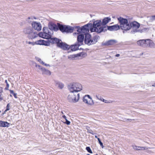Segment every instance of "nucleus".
Masks as SVG:
<instances>
[{
  "label": "nucleus",
  "instance_id": "28",
  "mask_svg": "<svg viewBox=\"0 0 155 155\" xmlns=\"http://www.w3.org/2000/svg\"><path fill=\"white\" fill-rule=\"evenodd\" d=\"M38 36L42 38L47 39V35L45 34V33L42 32H40L38 35Z\"/></svg>",
  "mask_w": 155,
  "mask_h": 155
},
{
  "label": "nucleus",
  "instance_id": "27",
  "mask_svg": "<svg viewBox=\"0 0 155 155\" xmlns=\"http://www.w3.org/2000/svg\"><path fill=\"white\" fill-rule=\"evenodd\" d=\"M74 30V26L72 27L69 25H68L67 30V33H71L73 32Z\"/></svg>",
  "mask_w": 155,
  "mask_h": 155
},
{
  "label": "nucleus",
  "instance_id": "9",
  "mask_svg": "<svg viewBox=\"0 0 155 155\" xmlns=\"http://www.w3.org/2000/svg\"><path fill=\"white\" fill-rule=\"evenodd\" d=\"M60 23H57V25L52 22H50L48 24L49 29L51 30H54L56 31L59 30Z\"/></svg>",
  "mask_w": 155,
  "mask_h": 155
},
{
  "label": "nucleus",
  "instance_id": "21",
  "mask_svg": "<svg viewBox=\"0 0 155 155\" xmlns=\"http://www.w3.org/2000/svg\"><path fill=\"white\" fill-rule=\"evenodd\" d=\"M99 38V36L98 35H95L93 37L92 39L90 41V45L96 43L97 42V39Z\"/></svg>",
  "mask_w": 155,
  "mask_h": 155
},
{
  "label": "nucleus",
  "instance_id": "15",
  "mask_svg": "<svg viewBox=\"0 0 155 155\" xmlns=\"http://www.w3.org/2000/svg\"><path fill=\"white\" fill-rule=\"evenodd\" d=\"M140 24L135 21H134L131 23L130 22H129V27L130 29L132 27L133 28H138L140 27Z\"/></svg>",
  "mask_w": 155,
  "mask_h": 155
},
{
  "label": "nucleus",
  "instance_id": "30",
  "mask_svg": "<svg viewBox=\"0 0 155 155\" xmlns=\"http://www.w3.org/2000/svg\"><path fill=\"white\" fill-rule=\"evenodd\" d=\"M86 150L87 151V152L90 153H92L93 152L91 149L90 147H86L85 148Z\"/></svg>",
  "mask_w": 155,
  "mask_h": 155
},
{
  "label": "nucleus",
  "instance_id": "4",
  "mask_svg": "<svg viewBox=\"0 0 155 155\" xmlns=\"http://www.w3.org/2000/svg\"><path fill=\"white\" fill-rule=\"evenodd\" d=\"M137 43L138 45L143 47H155V44L153 41L150 39L140 40L137 41Z\"/></svg>",
  "mask_w": 155,
  "mask_h": 155
},
{
  "label": "nucleus",
  "instance_id": "44",
  "mask_svg": "<svg viewBox=\"0 0 155 155\" xmlns=\"http://www.w3.org/2000/svg\"><path fill=\"white\" fill-rule=\"evenodd\" d=\"M132 147L135 150H136V149H137V146L135 145H132Z\"/></svg>",
  "mask_w": 155,
  "mask_h": 155
},
{
  "label": "nucleus",
  "instance_id": "63",
  "mask_svg": "<svg viewBox=\"0 0 155 155\" xmlns=\"http://www.w3.org/2000/svg\"><path fill=\"white\" fill-rule=\"evenodd\" d=\"M10 97H12V95L11 94H10Z\"/></svg>",
  "mask_w": 155,
  "mask_h": 155
},
{
  "label": "nucleus",
  "instance_id": "1",
  "mask_svg": "<svg viewBox=\"0 0 155 155\" xmlns=\"http://www.w3.org/2000/svg\"><path fill=\"white\" fill-rule=\"evenodd\" d=\"M88 25H85L81 27L79 26H74V30L77 29V31L79 34L77 36V41L74 44L71 45L68 44V46L66 48H79V47L83 45L85 32L86 30H88L87 28Z\"/></svg>",
  "mask_w": 155,
  "mask_h": 155
},
{
  "label": "nucleus",
  "instance_id": "10",
  "mask_svg": "<svg viewBox=\"0 0 155 155\" xmlns=\"http://www.w3.org/2000/svg\"><path fill=\"white\" fill-rule=\"evenodd\" d=\"M34 43L35 44L44 45L47 46H49L50 45V43H51L48 40L46 41L44 40L41 39L35 42ZM33 45H34V44H33Z\"/></svg>",
  "mask_w": 155,
  "mask_h": 155
},
{
  "label": "nucleus",
  "instance_id": "18",
  "mask_svg": "<svg viewBox=\"0 0 155 155\" xmlns=\"http://www.w3.org/2000/svg\"><path fill=\"white\" fill-rule=\"evenodd\" d=\"M68 25H63L62 24H60L59 26L60 30L62 33H66L67 32V29Z\"/></svg>",
  "mask_w": 155,
  "mask_h": 155
},
{
  "label": "nucleus",
  "instance_id": "16",
  "mask_svg": "<svg viewBox=\"0 0 155 155\" xmlns=\"http://www.w3.org/2000/svg\"><path fill=\"white\" fill-rule=\"evenodd\" d=\"M109 26L107 25H102L101 27H100V28L99 29V31L98 33H100L102 32H105L107 30H108V27Z\"/></svg>",
  "mask_w": 155,
  "mask_h": 155
},
{
  "label": "nucleus",
  "instance_id": "29",
  "mask_svg": "<svg viewBox=\"0 0 155 155\" xmlns=\"http://www.w3.org/2000/svg\"><path fill=\"white\" fill-rule=\"evenodd\" d=\"M9 91L10 94H12L15 98H18L17 94L15 93L13 90H10Z\"/></svg>",
  "mask_w": 155,
  "mask_h": 155
},
{
  "label": "nucleus",
  "instance_id": "58",
  "mask_svg": "<svg viewBox=\"0 0 155 155\" xmlns=\"http://www.w3.org/2000/svg\"><path fill=\"white\" fill-rule=\"evenodd\" d=\"M5 83H6V84L8 83V82L7 80H5Z\"/></svg>",
  "mask_w": 155,
  "mask_h": 155
},
{
  "label": "nucleus",
  "instance_id": "47",
  "mask_svg": "<svg viewBox=\"0 0 155 155\" xmlns=\"http://www.w3.org/2000/svg\"><path fill=\"white\" fill-rule=\"evenodd\" d=\"M7 112L5 110V111L2 112V114H1V116H3L5 113Z\"/></svg>",
  "mask_w": 155,
  "mask_h": 155
},
{
  "label": "nucleus",
  "instance_id": "20",
  "mask_svg": "<svg viewBox=\"0 0 155 155\" xmlns=\"http://www.w3.org/2000/svg\"><path fill=\"white\" fill-rule=\"evenodd\" d=\"M87 24H88V25L87 27V28L88 29V30H86V32H89V29L90 28V31L91 32H95L94 31V26H92V24L91 23H88Z\"/></svg>",
  "mask_w": 155,
  "mask_h": 155
},
{
  "label": "nucleus",
  "instance_id": "36",
  "mask_svg": "<svg viewBox=\"0 0 155 155\" xmlns=\"http://www.w3.org/2000/svg\"><path fill=\"white\" fill-rule=\"evenodd\" d=\"M64 50L68 51L70 49H63ZM72 51H74L78 50H84V49H70Z\"/></svg>",
  "mask_w": 155,
  "mask_h": 155
},
{
  "label": "nucleus",
  "instance_id": "45",
  "mask_svg": "<svg viewBox=\"0 0 155 155\" xmlns=\"http://www.w3.org/2000/svg\"><path fill=\"white\" fill-rule=\"evenodd\" d=\"M84 96L85 97H87L89 99H90V100H92V99L91 97L89 95L87 94L85 95Z\"/></svg>",
  "mask_w": 155,
  "mask_h": 155
},
{
  "label": "nucleus",
  "instance_id": "11",
  "mask_svg": "<svg viewBox=\"0 0 155 155\" xmlns=\"http://www.w3.org/2000/svg\"><path fill=\"white\" fill-rule=\"evenodd\" d=\"M85 37H84V41L86 44H87L88 45H90V41L91 39V36L90 34L88 32H85Z\"/></svg>",
  "mask_w": 155,
  "mask_h": 155
},
{
  "label": "nucleus",
  "instance_id": "40",
  "mask_svg": "<svg viewBox=\"0 0 155 155\" xmlns=\"http://www.w3.org/2000/svg\"><path fill=\"white\" fill-rule=\"evenodd\" d=\"M65 120V121L64 122V124H66L67 125H69L70 124L71 122L70 121L68 120L67 119Z\"/></svg>",
  "mask_w": 155,
  "mask_h": 155
},
{
  "label": "nucleus",
  "instance_id": "43",
  "mask_svg": "<svg viewBox=\"0 0 155 155\" xmlns=\"http://www.w3.org/2000/svg\"><path fill=\"white\" fill-rule=\"evenodd\" d=\"M42 65H44L45 66H51V65H50L49 64H46L45 63V62H44L43 61H42V62H41V64Z\"/></svg>",
  "mask_w": 155,
  "mask_h": 155
},
{
  "label": "nucleus",
  "instance_id": "39",
  "mask_svg": "<svg viewBox=\"0 0 155 155\" xmlns=\"http://www.w3.org/2000/svg\"><path fill=\"white\" fill-rule=\"evenodd\" d=\"M87 132L88 133L91 134L93 135L95 134H97L96 133L93 132L92 130L91 129L90 130H88V131H87Z\"/></svg>",
  "mask_w": 155,
  "mask_h": 155
},
{
  "label": "nucleus",
  "instance_id": "41",
  "mask_svg": "<svg viewBox=\"0 0 155 155\" xmlns=\"http://www.w3.org/2000/svg\"><path fill=\"white\" fill-rule=\"evenodd\" d=\"M10 110V104L8 103L7 104L6 106V108L5 109V110L7 111H8L9 110Z\"/></svg>",
  "mask_w": 155,
  "mask_h": 155
},
{
  "label": "nucleus",
  "instance_id": "24",
  "mask_svg": "<svg viewBox=\"0 0 155 155\" xmlns=\"http://www.w3.org/2000/svg\"><path fill=\"white\" fill-rule=\"evenodd\" d=\"M147 28H143L142 29H137L133 30L130 31V33L132 34H134L135 33L137 32H139L140 33H142L143 31L147 30Z\"/></svg>",
  "mask_w": 155,
  "mask_h": 155
},
{
  "label": "nucleus",
  "instance_id": "59",
  "mask_svg": "<svg viewBox=\"0 0 155 155\" xmlns=\"http://www.w3.org/2000/svg\"><path fill=\"white\" fill-rule=\"evenodd\" d=\"M152 86H153V87H155V83H154L152 85Z\"/></svg>",
  "mask_w": 155,
  "mask_h": 155
},
{
  "label": "nucleus",
  "instance_id": "64",
  "mask_svg": "<svg viewBox=\"0 0 155 155\" xmlns=\"http://www.w3.org/2000/svg\"><path fill=\"white\" fill-rule=\"evenodd\" d=\"M2 112L1 110H0V113H1Z\"/></svg>",
  "mask_w": 155,
  "mask_h": 155
},
{
  "label": "nucleus",
  "instance_id": "56",
  "mask_svg": "<svg viewBox=\"0 0 155 155\" xmlns=\"http://www.w3.org/2000/svg\"><path fill=\"white\" fill-rule=\"evenodd\" d=\"M73 34L74 35H78L79 34L78 33H77V32H74L73 33Z\"/></svg>",
  "mask_w": 155,
  "mask_h": 155
},
{
  "label": "nucleus",
  "instance_id": "37",
  "mask_svg": "<svg viewBox=\"0 0 155 155\" xmlns=\"http://www.w3.org/2000/svg\"><path fill=\"white\" fill-rule=\"evenodd\" d=\"M74 96L75 97L74 98L72 99V100L74 103H76L79 100L78 99H76L75 95H74Z\"/></svg>",
  "mask_w": 155,
  "mask_h": 155
},
{
  "label": "nucleus",
  "instance_id": "2",
  "mask_svg": "<svg viewBox=\"0 0 155 155\" xmlns=\"http://www.w3.org/2000/svg\"><path fill=\"white\" fill-rule=\"evenodd\" d=\"M45 33L47 39L52 44H55L57 47L60 48H65L68 46V44L62 41L61 39L56 37L52 38L51 33L48 29Z\"/></svg>",
  "mask_w": 155,
  "mask_h": 155
},
{
  "label": "nucleus",
  "instance_id": "33",
  "mask_svg": "<svg viewBox=\"0 0 155 155\" xmlns=\"http://www.w3.org/2000/svg\"><path fill=\"white\" fill-rule=\"evenodd\" d=\"M98 141V143L100 145L101 147L102 148H104V145H103V143L101 141V139H99Z\"/></svg>",
  "mask_w": 155,
  "mask_h": 155
},
{
  "label": "nucleus",
  "instance_id": "62",
  "mask_svg": "<svg viewBox=\"0 0 155 155\" xmlns=\"http://www.w3.org/2000/svg\"><path fill=\"white\" fill-rule=\"evenodd\" d=\"M61 113L62 114H64V113L62 111H61Z\"/></svg>",
  "mask_w": 155,
  "mask_h": 155
},
{
  "label": "nucleus",
  "instance_id": "23",
  "mask_svg": "<svg viewBox=\"0 0 155 155\" xmlns=\"http://www.w3.org/2000/svg\"><path fill=\"white\" fill-rule=\"evenodd\" d=\"M111 20V18L109 17H105L103 18L101 21L102 24L107 25V24Z\"/></svg>",
  "mask_w": 155,
  "mask_h": 155
},
{
  "label": "nucleus",
  "instance_id": "5",
  "mask_svg": "<svg viewBox=\"0 0 155 155\" xmlns=\"http://www.w3.org/2000/svg\"><path fill=\"white\" fill-rule=\"evenodd\" d=\"M82 87L81 84L78 83H73L71 86H69L68 88L71 93H77L82 90Z\"/></svg>",
  "mask_w": 155,
  "mask_h": 155
},
{
  "label": "nucleus",
  "instance_id": "61",
  "mask_svg": "<svg viewBox=\"0 0 155 155\" xmlns=\"http://www.w3.org/2000/svg\"><path fill=\"white\" fill-rule=\"evenodd\" d=\"M28 19H31V18H30V17H28Z\"/></svg>",
  "mask_w": 155,
  "mask_h": 155
},
{
  "label": "nucleus",
  "instance_id": "3",
  "mask_svg": "<svg viewBox=\"0 0 155 155\" xmlns=\"http://www.w3.org/2000/svg\"><path fill=\"white\" fill-rule=\"evenodd\" d=\"M117 19L120 25V27L121 29L123 30V32L124 33H125V31L130 29L129 23H128L127 19L120 17L118 18Z\"/></svg>",
  "mask_w": 155,
  "mask_h": 155
},
{
  "label": "nucleus",
  "instance_id": "22",
  "mask_svg": "<svg viewBox=\"0 0 155 155\" xmlns=\"http://www.w3.org/2000/svg\"><path fill=\"white\" fill-rule=\"evenodd\" d=\"M33 31L32 28L31 27H28L24 29L23 32L25 34L28 35Z\"/></svg>",
  "mask_w": 155,
  "mask_h": 155
},
{
  "label": "nucleus",
  "instance_id": "57",
  "mask_svg": "<svg viewBox=\"0 0 155 155\" xmlns=\"http://www.w3.org/2000/svg\"><path fill=\"white\" fill-rule=\"evenodd\" d=\"M9 85L8 83L6 84V87H9Z\"/></svg>",
  "mask_w": 155,
  "mask_h": 155
},
{
  "label": "nucleus",
  "instance_id": "53",
  "mask_svg": "<svg viewBox=\"0 0 155 155\" xmlns=\"http://www.w3.org/2000/svg\"><path fill=\"white\" fill-rule=\"evenodd\" d=\"M9 88V87H5V90H9V89H8Z\"/></svg>",
  "mask_w": 155,
  "mask_h": 155
},
{
  "label": "nucleus",
  "instance_id": "42",
  "mask_svg": "<svg viewBox=\"0 0 155 155\" xmlns=\"http://www.w3.org/2000/svg\"><path fill=\"white\" fill-rule=\"evenodd\" d=\"M48 28L46 27H44L43 28V32L46 33V32L48 30Z\"/></svg>",
  "mask_w": 155,
  "mask_h": 155
},
{
  "label": "nucleus",
  "instance_id": "7",
  "mask_svg": "<svg viewBox=\"0 0 155 155\" xmlns=\"http://www.w3.org/2000/svg\"><path fill=\"white\" fill-rule=\"evenodd\" d=\"M93 20L94 21L92 26H94V31L95 32L98 33L99 31V29L100 28V27H101L102 25L101 21V20H97L95 21L94 19H93Z\"/></svg>",
  "mask_w": 155,
  "mask_h": 155
},
{
  "label": "nucleus",
  "instance_id": "14",
  "mask_svg": "<svg viewBox=\"0 0 155 155\" xmlns=\"http://www.w3.org/2000/svg\"><path fill=\"white\" fill-rule=\"evenodd\" d=\"M120 28V26L118 24L114 25H113L109 26L108 27V30L110 31H117L119 30Z\"/></svg>",
  "mask_w": 155,
  "mask_h": 155
},
{
  "label": "nucleus",
  "instance_id": "25",
  "mask_svg": "<svg viewBox=\"0 0 155 155\" xmlns=\"http://www.w3.org/2000/svg\"><path fill=\"white\" fill-rule=\"evenodd\" d=\"M37 35H36L35 32H32L29 34L28 36V37L29 38L33 39L37 37Z\"/></svg>",
  "mask_w": 155,
  "mask_h": 155
},
{
  "label": "nucleus",
  "instance_id": "38",
  "mask_svg": "<svg viewBox=\"0 0 155 155\" xmlns=\"http://www.w3.org/2000/svg\"><path fill=\"white\" fill-rule=\"evenodd\" d=\"M85 97H86L84 96L83 97L82 100L83 102L87 104V103H88V101L87 99H85Z\"/></svg>",
  "mask_w": 155,
  "mask_h": 155
},
{
  "label": "nucleus",
  "instance_id": "60",
  "mask_svg": "<svg viewBox=\"0 0 155 155\" xmlns=\"http://www.w3.org/2000/svg\"><path fill=\"white\" fill-rule=\"evenodd\" d=\"M32 43V42H31L29 41V42H28V44H31V43Z\"/></svg>",
  "mask_w": 155,
  "mask_h": 155
},
{
  "label": "nucleus",
  "instance_id": "13",
  "mask_svg": "<svg viewBox=\"0 0 155 155\" xmlns=\"http://www.w3.org/2000/svg\"><path fill=\"white\" fill-rule=\"evenodd\" d=\"M117 43V41L115 40L110 39L106 42H103L102 43V46H109L115 45Z\"/></svg>",
  "mask_w": 155,
  "mask_h": 155
},
{
  "label": "nucleus",
  "instance_id": "46",
  "mask_svg": "<svg viewBox=\"0 0 155 155\" xmlns=\"http://www.w3.org/2000/svg\"><path fill=\"white\" fill-rule=\"evenodd\" d=\"M151 18H150V20L153 21L155 20V15H152L151 16Z\"/></svg>",
  "mask_w": 155,
  "mask_h": 155
},
{
  "label": "nucleus",
  "instance_id": "49",
  "mask_svg": "<svg viewBox=\"0 0 155 155\" xmlns=\"http://www.w3.org/2000/svg\"><path fill=\"white\" fill-rule=\"evenodd\" d=\"M62 117L65 120L67 119L65 115H63L62 116Z\"/></svg>",
  "mask_w": 155,
  "mask_h": 155
},
{
  "label": "nucleus",
  "instance_id": "26",
  "mask_svg": "<svg viewBox=\"0 0 155 155\" xmlns=\"http://www.w3.org/2000/svg\"><path fill=\"white\" fill-rule=\"evenodd\" d=\"M96 97L97 99H98L99 100L101 101H102L105 103H110V102H109V101L105 100L101 96L99 95H96Z\"/></svg>",
  "mask_w": 155,
  "mask_h": 155
},
{
  "label": "nucleus",
  "instance_id": "8",
  "mask_svg": "<svg viewBox=\"0 0 155 155\" xmlns=\"http://www.w3.org/2000/svg\"><path fill=\"white\" fill-rule=\"evenodd\" d=\"M35 67H38V69L41 71L42 74H45L48 76L51 75V72L49 70L42 67L40 65L37 64L35 62Z\"/></svg>",
  "mask_w": 155,
  "mask_h": 155
},
{
  "label": "nucleus",
  "instance_id": "12",
  "mask_svg": "<svg viewBox=\"0 0 155 155\" xmlns=\"http://www.w3.org/2000/svg\"><path fill=\"white\" fill-rule=\"evenodd\" d=\"M31 25L32 28L38 31H40L41 30V25L39 22L34 21L32 23Z\"/></svg>",
  "mask_w": 155,
  "mask_h": 155
},
{
  "label": "nucleus",
  "instance_id": "6",
  "mask_svg": "<svg viewBox=\"0 0 155 155\" xmlns=\"http://www.w3.org/2000/svg\"><path fill=\"white\" fill-rule=\"evenodd\" d=\"M87 55L86 52L82 51L76 54L70 55L68 56V58L71 60H76L78 59L79 57L81 58L80 59H82L86 57Z\"/></svg>",
  "mask_w": 155,
  "mask_h": 155
},
{
  "label": "nucleus",
  "instance_id": "32",
  "mask_svg": "<svg viewBox=\"0 0 155 155\" xmlns=\"http://www.w3.org/2000/svg\"><path fill=\"white\" fill-rule=\"evenodd\" d=\"M137 149H136L137 150H144L146 149V147H140L137 146Z\"/></svg>",
  "mask_w": 155,
  "mask_h": 155
},
{
  "label": "nucleus",
  "instance_id": "51",
  "mask_svg": "<svg viewBox=\"0 0 155 155\" xmlns=\"http://www.w3.org/2000/svg\"><path fill=\"white\" fill-rule=\"evenodd\" d=\"M86 129H87V131H88V130H89L90 129V127L89 126H86Z\"/></svg>",
  "mask_w": 155,
  "mask_h": 155
},
{
  "label": "nucleus",
  "instance_id": "35",
  "mask_svg": "<svg viewBox=\"0 0 155 155\" xmlns=\"http://www.w3.org/2000/svg\"><path fill=\"white\" fill-rule=\"evenodd\" d=\"M35 59L37 61H38L41 64L42 62L43 61H42V60H41V58H39L38 57H36V56L35 57Z\"/></svg>",
  "mask_w": 155,
  "mask_h": 155
},
{
  "label": "nucleus",
  "instance_id": "55",
  "mask_svg": "<svg viewBox=\"0 0 155 155\" xmlns=\"http://www.w3.org/2000/svg\"><path fill=\"white\" fill-rule=\"evenodd\" d=\"M125 119L126 120V121H127V120H132V119Z\"/></svg>",
  "mask_w": 155,
  "mask_h": 155
},
{
  "label": "nucleus",
  "instance_id": "31",
  "mask_svg": "<svg viewBox=\"0 0 155 155\" xmlns=\"http://www.w3.org/2000/svg\"><path fill=\"white\" fill-rule=\"evenodd\" d=\"M3 92V88L0 87V94L2 93ZM3 98L1 96V94H0V101L3 100Z\"/></svg>",
  "mask_w": 155,
  "mask_h": 155
},
{
  "label": "nucleus",
  "instance_id": "52",
  "mask_svg": "<svg viewBox=\"0 0 155 155\" xmlns=\"http://www.w3.org/2000/svg\"><path fill=\"white\" fill-rule=\"evenodd\" d=\"M77 99L79 100L80 98V94H79L78 93L77 95Z\"/></svg>",
  "mask_w": 155,
  "mask_h": 155
},
{
  "label": "nucleus",
  "instance_id": "48",
  "mask_svg": "<svg viewBox=\"0 0 155 155\" xmlns=\"http://www.w3.org/2000/svg\"><path fill=\"white\" fill-rule=\"evenodd\" d=\"M143 54V52H141V53L139 55H137L138 56H137V57L139 58L140 56L142 55Z\"/></svg>",
  "mask_w": 155,
  "mask_h": 155
},
{
  "label": "nucleus",
  "instance_id": "17",
  "mask_svg": "<svg viewBox=\"0 0 155 155\" xmlns=\"http://www.w3.org/2000/svg\"><path fill=\"white\" fill-rule=\"evenodd\" d=\"M10 124L6 121H4L0 120V127H9Z\"/></svg>",
  "mask_w": 155,
  "mask_h": 155
},
{
  "label": "nucleus",
  "instance_id": "34",
  "mask_svg": "<svg viewBox=\"0 0 155 155\" xmlns=\"http://www.w3.org/2000/svg\"><path fill=\"white\" fill-rule=\"evenodd\" d=\"M87 104L91 105H93L94 104V101L92 99L90 100L89 101V102H88V103H87Z\"/></svg>",
  "mask_w": 155,
  "mask_h": 155
},
{
  "label": "nucleus",
  "instance_id": "50",
  "mask_svg": "<svg viewBox=\"0 0 155 155\" xmlns=\"http://www.w3.org/2000/svg\"><path fill=\"white\" fill-rule=\"evenodd\" d=\"M115 56L116 57H118L120 56V54H117L115 55Z\"/></svg>",
  "mask_w": 155,
  "mask_h": 155
},
{
  "label": "nucleus",
  "instance_id": "19",
  "mask_svg": "<svg viewBox=\"0 0 155 155\" xmlns=\"http://www.w3.org/2000/svg\"><path fill=\"white\" fill-rule=\"evenodd\" d=\"M56 86H58V88L61 89H63L64 86V84L62 82L57 80H54Z\"/></svg>",
  "mask_w": 155,
  "mask_h": 155
},
{
  "label": "nucleus",
  "instance_id": "54",
  "mask_svg": "<svg viewBox=\"0 0 155 155\" xmlns=\"http://www.w3.org/2000/svg\"><path fill=\"white\" fill-rule=\"evenodd\" d=\"M95 137L97 138V139L98 140L99 139H100V138L99 137H98L96 135H95Z\"/></svg>",
  "mask_w": 155,
  "mask_h": 155
}]
</instances>
